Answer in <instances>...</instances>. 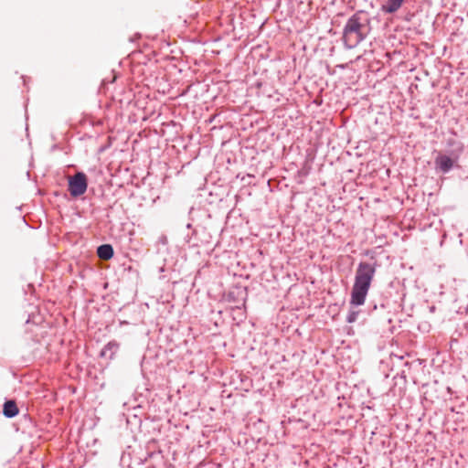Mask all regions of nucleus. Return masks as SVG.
<instances>
[{"label":"nucleus","mask_w":468,"mask_h":468,"mask_svg":"<svg viewBox=\"0 0 468 468\" xmlns=\"http://www.w3.org/2000/svg\"><path fill=\"white\" fill-rule=\"evenodd\" d=\"M375 272L376 269L373 265L367 262L359 263L351 290L349 303L352 306H359L365 303Z\"/></svg>","instance_id":"1"},{"label":"nucleus","mask_w":468,"mask_h":468,"mask_svg":"<svg viewBox=\"0 0 468 468\" xmlns=\"http://www.w3.org/2000/svg\"><path fill=\"white\" fill-rule=\"evenodd\" d=\"M363 20L365 19L361 12L356 13L348 19L344 30V41L346 47L355 48L363 39Z\"/></svg>","instance_id":"2"},{"label":"nucleus","mask_w":468,"mask_h":468,"mask_svg":"<svg viewBox=\"0 0 468 468\" xmlns=\"http://www.w3.org/2000/svg\"><path fill=\"white\" fill-rule=\"evenodd\" d=\"M87 176L84 173L79 172L69 177V191L74 197L83 195L87 190Z\"/></svg>","instance_id":"3"},{"label":"nucleus","mask_w":468,"mask_h":468,"mask_svg":"<svg viewBox=\"0 0 468 468\" xmlns=\"http://www.w3.org/2000/svg\"><path fill=\"white\" fill-rule=\"evenodd\" d=\"M435 165L441 172L446 173L452 167L453 161L447 155L440 154L435 159Z\"/></svg>","instance_id":"4"},{"label":"nucleus","mask_w":468,"mask_h":468,"mask_svg":"<svg viewBox=\"0 0 468 468\" xmlns=\"http://www.w3.org/2000/svg\"><path fill=\"white\" fill-rule=\"evenodd\" d=\"M404 0H387V2L382 5L381 10L385 13H394L398 11L402 5Z\"/></svg>","instance_id":"5"},{"label":"nucleus","mask_w":468,"mask_h":468,"mask_svg":"<svg viewBox=\"0 0 468 468\" xmlns=\"http://www.w3.org/2000/svg\"><path fill=\"white\" fill-rule=\"evenodd\" d=\"M97 254L100 259L108 261L113 256V249L109 244L101 245L97 250Z\"/></svg>","instance_id":"6"},{"label":"nucleus","mask_w":468,"mask_h":468,"mask_svg":"<svg viewBox=\"0 0 468 468\" xmlns=\"http://www.w3.org/2000/svg\"><path fill=\"white\" fill-rule=\"evenodd\" d=\"M4 415L8 418L15 417L18 414V409L15 401L8 400L4 404Z\"/></svg>","instance_id":"7"},{"label":"nucleus","mask_w":468,"mask_h":468,"mask_svg":"<svg viewBox=\"0 0 468 468\" xmlns=\"http://www.w3.org/2000/svg\"><path fill=\"white\" fill-rule=\"evenodd\" d=\"M357 314H358V312L356 311H351L347 317H346V321L348 323H354L356 320V317H357Z\"/></svg>","instance_id":"8"}]
</instances>
